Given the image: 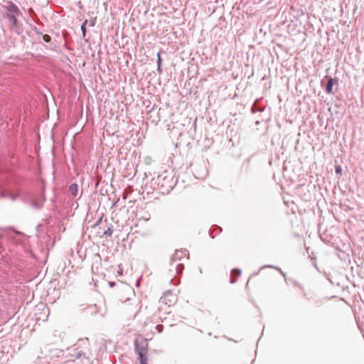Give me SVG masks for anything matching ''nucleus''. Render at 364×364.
Returning <instances> with one entry per match:
<instances>
[{"mask_svg":"<svg viewBox=\"0 0 364 364\" xmlns=\"http://www.w3.org/2000/svg\"><path fill=\"white\" fill-rule=\"evenodd\" d=\"M3 9L4 12L2 16L7 21L9 28L11 31H16L18 28V21L17 18L21 14L19 8L12 1H8L3 5Z\"/></svg>","mask_w":364,"mask_h":364,"instance_id":"f257e3e1","label":"nucleus"},{"mask_svg":"<svg viewBox=\"0 0 364 364\" xmlns=\"http://www.w3.org/2000/svg\"><path fill=\"white\" fill-rule=\"evenodd\" d=\"M148 340L144 338H138L134 341V350L139 356L140 364H149L148 361Z\"/></svg>","mask_w":364,"mask_h":364,"instance_id":"f03ea898","label":"nucleus"},{"mask_svg":"<svg viewBox=\"0 0 364 364\" xmlns=\"http://www.w3.org/2000/svg\"><path fill=\"white\" fill-rule=\"evenodd\" d=\"M159 184L161 185V187H164L166 191H169L174 186V181L172 177L159 176L158 177Z\"/></svg>","mask_w":364,"mask_h":364,"instance_id":"7ed1b4c3","label":"nucleus"},{"mask_svg":"<svg viewBox=\"0 0 364 364\" xmlns=\"http://www.w3.org/2000/svg\"><path fill=\"white\" fill-rule=\"evenodd\" d=\"M325 79L327 80V84L326 86V92L327 94H332L333 92V86L335 84H337L338 82V80L336 78H333L328 75H326L325 77Z\"/></svg>","mask_w":364,"mask_h":364,"instance_id":"20e7f679","label":"nucleus"},{"mask_svg":"<svg viewBox=\"0 0 364 364\" xmlns=\"http://www.w3.org/2000/svg\"><path fill=\"white\" fill-rule=\"evenodd\" d=\"M161 299L162 300L163 303L171 306L175 302V296L171 291H167L164 294Z\"/></svg>","mask_w":364,"mask_h":364,"instance_id":"39448f33","label":"nucleus"},{"mask_svg":"<svg viewBox=\"0 0 364 364\" xmlns=\"http://www.w3.org/2000/svg\"><path fill=\"white\" fill-rule=\"evenodd\" d=\"M46 200L45 196H43L42 198H37L32 200V206L37 210H40L43 207L44 202Z\"/></svg>","mask_w":364,"mask_h":364,"instance_id":"423d86ee","label":"nucleus"},{"mask_svg":"<svg viewBox=\"0 0 364 364\" xmlns=\"http://www.w3.org/2000/svg\"><path fill=\"white\" fill-rule=\"evenodd\" d=\"M184 255V252L182 251V250H176L174 255L171 257V267H173L174 266V262L176 259H181V257H183Z\"/></svg>","mask_w":364,"mask_h":364,"instance_id":"0eeeda50","label":"nucleus"},{"mask_svg":"<svg viewBox=\"0 0 364 364\" xmlns=\"http://www.w3.org/2000/svg\"><path fill=\"white\" fill-rule=\"evenodd\" d=\"M78 191V186L76 183H72L69 187V192L73 196H75Z\"/></svg>","mask_w":364,"mask_h":364,"instance_id":"6e6552de","label":"nucleus"},{"mask_svg":"<svg viewBox=\"0 0 364 364\" xmlns=\"http://www.w3.org/2000/svg\"><path fill=\"white\" fill-rule=\"evenodd\" d=\"M157 71L159 74L162 73V68H161V58L160 52L157 53Z\"/></svg>","mask_w":364,"mask_h":364,"instance_id":"1a4fd4ad","label":"nucleus"},{"mask_svg":"<svg viewBox=\"0 0 364 364\" xmlns=\"http://www.w3.org/2000/svg\"><path fill=\"white\" fill-rule=\"evenodd\" d=\"M87 23V20H85L83 23L81 25V31L82 33L83 37L86 35V24Z\"/></svg>","mask_w":364,"mask_h":364,"instance_id":"9d476101","label":"nucleus"},{"mask_svg":"<svg viewBox=\"0 0 364 364\" xmlns=\"http://www.w3.org/2000/svg\"><path fill=\"white\" fill-rule=\"evenodd\" d=\"M112 232H113V229H112V226H111V227H109L107 228V230L104 232L103 234L105 236H111L112 235Z\"/></svg>","mask_w":364,"mask_h":364,"instance_id":"9b49d317","label":"nucleus"},{"mask_svg":"<svg viewBox=\"0 0 364 364\" xmlns=\"http://www.w3.org/2000/svg\"><path fill=\"white\" fill-rule=\"evenodd\" d=\"M174 267L176 269V272L178 274H179V273L182 272L183 269V264H178Z\"/></svg>","mask_w":364,"mask_h":364,"instance_id":"f8f14e48","label":"nucleus"},{"mask_svg":"<svg viewBox=\"0 0 364 364\" xmlns=\"http://www.w3.org/2000/svg\"><path fill=\"white\" fill-rule=\"evenodd\" d=\"M232 274L238 277L241 274V271L239 269H234L232 270Z\"/></svg>","mask_w":364,"mask_h":364,"instance_id":"ddd939ff","label":"nucleus"},{"mask_svg":"<svg viewBox=\"0 0 364 364\" xmlns=\"http://www.w3.org/2000/svg\"><path fill=\"white\" fill-rule=\"evenodd\" d=\"M43 39L46 43H49L51 41L50 36L49 35H47V34L43 35Z\"/></svg>","mask_w":364,"mask_h":364,"instance_id":"4468645a","label":"nucleus"},{"mask_svg":"<svg viewBox=\"0 0 364 364\" xmlns=\"http://www.w3.org/2000/svg\"><path fill=\"white\" fill-rule=\"evenodd\" d=\"M156 329L159 333H161L164 330V326L162 324H158L156 326Z\"/></svg>","mask_w":364,"mask_h":364,"instance_id":"2eb2a0df","label":"nucleus"},{"mask_svg":"<svg viewBox=\"0 0 364 364\" xmlns=\"http://www.w3.org/2000/svg\"><path fill=\"white\" fill-rule=\"evenodd\" d=\"M265 267L274 268V267L273 265H266L263 268H265ZM275 269H277L279 272H281V274H282L284 275V273H283V272L282 271V269L280 268L275 267Z\"/></svg>","mask_w":364,"mask_h":364,"instance_id":"dca6fc26","label":"nucleus"},{"mask_svg":"<svg viewBox=\"0 0 364 364\" xmlns=\"http://www.w3.org/2000/svg\"><path fill=\"white\" fill-rule=\"evenodd\" d=\"M89 309H90V310L94 309V310H95V311H94V313H95V314H97V313L98 312V307H97V306L96 304H95V305H93V306H90V307H89Z\"/></svg>","mask_w":364,"mask_h":364,"instance_id":"f3484780","label":"nucleus"},{"mask_svg":"<svg viewBox=\"0 0 364 364\" xmlns=\"http://www.w3.org/2000/svg\"><path fill=\"white\" fill-rule=\"evenodd\" d=\"M17 196H18L17 195H14L12 193H10L9 195V198H11L12 200H15L16 199Z\"/></svg>","mask_w":364,"mask_h":364,"instance_id":"a211bd4d","label":"nucleus"},{"mask_svg":"<svg viewBox=\"0 0 364 364\" xmlns=\"http://www.w3.org/2000/svg\"><path fill=\"white\" fill-rule=\"evenodd\" d=\"M341 171H342V168H341V166H336V172L337 173H341Z\"/></svg>","mask_w":364,"mask_h":364,"instance_id":"6ab92c4d","label":"nucleus"},{"mask_svg":"<svg viewBox=\"0 0 364 364\" xmlns=\"http://www.w3.org/2000/svg\"><path fill=\"white\" fill-rule=\"evenodd\" d=\"M255 105H254L253 107H252V112H255L257 111V109H255ZM257 111H262V109H257Z\"/></svg>","mask_w":364,"mask_h":364,"instance_id":"aec40b11","label":"nucleus"},{"mask_svg":"<svg viewBox=\"0 0 364 364\" xmlns=\"http://www.w3.org/2000/svg\"><path fill=\"white\" fill-rule=\"evenodd\" d=\"M95 25V21L93 20L91 21L90 26H93Z\"/></svg>","mask_w":364,"mask_h":364,"instance_id":"412c9836","label":"nucleus"},{"mask_svg":"<svg viewBox=\"0 0 364 364\" xmlns=\"http://www.w3.org/2000/svg\"><path fill=\"white\" fill-rule=\"evenodd\" d=\"M215 230H218L220 232H221V231H222V228H220V227H216V228H215Z\"/></svg>","mask_w":364,"mask_h":364,"instance_id":"4be33fe9","label":"nucleus"},{"mask_svg":"<svg viewBox=\"0 0 364 364\" xmlns=\"http://www.w3.org/2000/svg\"><path fill=\"white\" fill-rule=\"evenodd\" d=\"M236 282V280L235 279H231L230 280V282L232 284V283H235Z\"/></svg>","mask_w":364,"mask_h":364,"instance_id":"5701e85b","label":"nucleus"},{"mask_svg":"<svg viewBox=\"0 0 364 364\" xmlns=\"http://www.w3.org/2000/svg\"><path fill=\"white\" fill-rule=\"evenodd\" d=\"M124 199H126L127 198V196L125 194H124V196H123Z\"/></svg>","mask_w":364,"mask_h":364,"instance_id":"b1692460","label":"nucleus"},{"mask_svg":"<svg viewBox=\"0 0 364 364\" xmlns=\"http://www.w3.org/2000/svg\"><path fill=\"white\" fill-rule=\"evenodd\" d=\"M101 220H102V218L100 219H99L97 223H100L101 221Z\"/></svg>","mask_w":364,"mask_h":364,"instance_id":"393cba45","label":"nucleus"}]
</instances>
